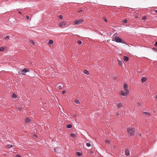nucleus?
Instances as JSON below:
<instances>
[{
	"mask_svg": "<svg viewBox=\"0 0 157 157\" xmlns=\"http://www.w3.org/2000/svg\"><path fill=\"white\" fill-rule=\"evenodd\" d=\"M103 19L106 22H107V20L105 17H103Z\"/></svg>",
	"mask_w": 157,
	"mask_h": 157,
	"instance_id": "nucleus-29",
	"label": "nucleus"
},
{
	"mask_svg": "<svg viewBox=\"0 0 157 157\" xmlns=\"http://www.w3.org/2000/svg\"><path fill=\"white\" fill-rule=\"evenodd\" d=\"M121 94L123 96H126L127 95V93L126 92H124L123 90H122L121 92Z\"/></svg>",
	"mask_w": 157,
	"mask_h": 157,
	"instance_id": "nucleus-6",
	"label": "nucleus"
},
{
	"mask_svg": "<svg viewBox=\"0 0 157 157\" xmlns=\"http://www.w3.org/2000/svg\"><path fill=\"white\" fill-rule=\"evenodd\" d=\"M84 73L86 74V75H89V71L86 70H84Z\"/></svg>",
	"mask_w": 157,
	"mask_h": 157,
	"instance_id": "nucleus-16",
	"label": "nucleus"
},
{
	"mask_svg": "<svg viewBox=\"0 0 157 157\" xmlns=\"http://www.w3.org/2000/svg\"><path fill=\"white\" fill-rule=\"evenodd\" d=\"M90 153L91 154H93L94 153V152L93 151H90Z\"/></svg>",
	"mask_w": 157,
	"mask_h": 157,
	"instance_id": "nucleus-40",
	"label": "nucleus"
},
{
	"mask_svg": "<svg viewBox=\"0 0 157 157\" xmlns=\"http://www.w3.org/2000/svg\"><path fill=\"white\" fill-rule=\"evenodd\" d=\"M66 24V23L65 21H61L59 23V27H62L63 26H65Z\"/></svg>",
	"mask_w": 157,
	"mask_h": 157,
	"instance_id": "nucleus-5",
	"label": "nucleus"
},
{
	"mask_svg": "<svg viewBox=\"0 0 157 157\" xmlns=\"http://www.w3.org/2000/svg\"><path fill=\"white\" fill-rule=\"evenodd\" d=\"M127 131L131 136H133L135 133V129L132 128H128L127 129Z\"/></svg>",
	"mask_w": 157,
	"mask_h": 157,
	"instance_id": "nucleus-2",
	"label": "nucleus"
},
{
	"mask_svg": "<svg viewBox=\"0 0 157 157\" xmlns=\"http://www.w3.org/2000/svg\"><path fill=\"white\" fill-rule=\"evenodd\" d=\"M31 121V120L28 118H27L25 119V122L26 123H29Z\"/></svg>",
	"mask_w": 157,
	"mask_h": 157,
	"instance_id": "nucleus-15",
	"label": "nucleus"
},
{
	"mask_svg": "<svg viewBox=\"0 0 157 157\" xmlns=\"http://www.w3.org/2000/svg\"><path fill=\"white\" fill-rule=\"evenodd\" d=\"M147 80V78L146 77H143L141 78V81L142 82H145Z\"/></svg>",
	"mask_w": 157,
	"mask_h": 157,
	"instance_id": "nucleus-10",
	"label": "nucleus"
},
{
	"mask_svg": "<svg viewBox=\"0 0 157 157\" xmlns=\"http://www.w3.org/2000/svg\"><path fill=\"white\" fill-rule=\"evenodd\" d=\"M123 59H124V60L125 61H127L128 60V58L127 56H124Z\"/></svg>",
	"mask_w": 157,
	"mask_h": 157,
	"instance_id": "nucleus-12",
	"label": "nucleus"
},
{
	"mask_svg": "<svg viewBox=\"0 0 157 157\" xmlns=\"http://www.w3.org/2000/svg\"><path fill=\"white\" fill-rule=\"evenodd\" d=\"M105 142L106 143H109L110 142V140H109L107 139L105 140Z\"/></svg>",
	"mask_w": 157,
	"mask_h": 157,
	"instance_id": "nucleus-31",
	"label": "nucleus"
},
{
	"mask_svg": "<svg viewBox=\"0 0 157 157\" xmlns=\"http://www.w3.org/2000/svg\"><path fill=\"white\" fill-rule=\"evenodd\" d=\"M117 107L119 109H121L122 107V105L120 103H117Z\"/></svg>",
	"mask_w": 157,
	"mask_h": 157,
	"instance_id": "nucleus-8",
	"label": "nucleus"
},
{
	"mask_svg": "<svg viewBox=\"0 0 157 157\" xmlns=\"http://www.w3.org/2000/svg\"><path fill=\"white\" fill-rule=\"evenodd\" d=\"M86 146L87 147H90L91 146V144H90V142H89V141H86Z\"/></svg>",
	"mask_w": 157,
	"mask_h": 157,
	"instance_id": "nucleus-11",
	"label": "nucleus"
},
{
	"mask_svg": "<svg viewBox=\"0 0 157 157\" xmlns=\"http://www.w3.org/2000/svg\"><path fill=\"white\" fill-rule=\"evenodd\" d=\"M12 97L13 98H16L17 95L15 94H13L12 95Z\"/></svg>",
	"mask_w": 157,
	"mask_h": 157,
	"instance_id": "nucleus-21",
	"label": "nucleus"
},
{
	"mask_svg": "<svg viewBox=\"0 0 157 157\" xmlns=\"http://www.w3.org/2000/svg\"><path fill=\"white\" fill-rule=\"evenodd\" d=\"M112 40L113 41H115L119 43L121 42L124 44H125V43L124 41H123L120 38L118 37H115L114 38H112Z\"/></svg>",
	"mask_w": 157,
	"mask_h": 157,
	"instance_id": "nucleus-1",
	"label": "nucleus"
},
{
	"mask_svg": "<svg viewBox=\"0 0 157 157\" xmlns=\"http://www.w3.org/2000/svg\"><path fill=\"white\" fill-rule=\"evenodd\" d=\"M18 13H20V14H21V12L19 11V12H18Z\"/></svg>",
	"mask_w": 157,
	"mask_h": 157,
	"instance_id": "nucleus-46",
	"label": "nucleus"
},
{
	"mask_svg": "<svg viewBox=\"0 0 157 157\" xmlns=\"http://www.w3.org/2000/svg\"><path fill=\"white\" fill-rule=\"evenodd\" d=\"M156 98H157V95H156Z\"/></svg>",
	"mask_w": 157,
	"mask_h": 157,
	"instance_id": "nucleus-47",
	"label": "nucleus"
},
{
	"mask_svg": "<svg viewBox=\"0 0 157 157\" xmlns=\"http://www.w3.org/2000/svg\"><path fill=\"white\" fill-rule=\"evenodd\" d=\"M83 11V10H79V11H78V12H79V13H81Z\"/></svg>",
	"mask_w": 157,
	"mask_h": 157,
	"instance_id": "nucleus-37",
	"label": "nucleus"
},
{
	"mask_svg": "<svg viewBox=\"0 0 157 157\" xmlns=\"http://www.w3.org/2000/svg\"><path fill=\"white\" fill-rule=\"evenodd\" d=\"M29 42L31 44L34 45L35 44L34 42L32 40H29Z\"/></svg>",
	"mask_w": 157,
	"mask_h": 157,
	"instance_id": "nucleus-22",
	"label": "nucleus"
},
{
	"mask_svg": "<svg viewBox=\"0 0 157 157\" xmlns=\"http://www.w3.org/2000/svg\"><path fill=\"white\" fill-rule=\"evenodd\" d=\"M118 62L119 64H120V65H121L123 63V62L122 60H118Z\"/></svg>",
	"mask_w": 157,
	"mask_h": 157,
	"instance_id": "nucleus-13",
	"label": "nucleus"
},
{
	"mask_svg": "<svg viewBox=\"0 0 157 157\" xmlns=\"http://www.w3.org/2000/svg\"><path fill=\"white\" fill-rule=\"evenodd\" d=\"M59 17L60 19H62L63 18V16L62 15H60L59 16Z\"/></svg>",
	"mask_w": 157,
	"mask_h": 157,
	"instance_id": "nucleus-32",
	"label": "nucleus"
},
{
	"mask_svg": "<svg viewBox=\"0 0 157 157\" xmlns=\"http://www.w3.org/2000/svg\"><path fill=\"white\" fill-rule=\"evenodd\" d=\"M75 102L77 104L80 103V101L78 99H75Z\"/></svg>",
	"mask_w": 157,
	"mask_h": 157,
	"instance_id": "nucleus-17",
	"label": "nucleus"
},
{
	"mask_svg": "<svg viewBox=\"0 0 157 157\" xmlns=\"http://www.w3.org/2000/svg\"><path fill=\"white\" fill-rule=\"evenodd\" d=\"M29 70L27 68H25L23 69L22 71H19L18 74L19 75H26L25 73L27 72H29Z\"/></svg>",
	"mask_w": 157,
	"mask_h": 157,
	"instance_id": "nucleus-3",
	"label": "nucleus"
},
{
	"mask_svg": "<svg viewBox=\"0 0 157 157\" xmlns=\"http://www.w3.org/2000/svg\"><path fill=\"white\" fill-rule=\"evenodd\" d=\"M16 157H21V156L19 155H16Z\"/></svg>",
	"mask_w": 157,
	"mask_h": 157,
	"instance_id": "nucleus-36",
	"label": "nucleus"
},
{
	"mask_svg": "<svg viewBox=\"0 0 157 157\" xmlns=\"http://www.w3.org/2000/svg\"><path fill=\"white\" fill-rule=\"evenodd\" d=\"M124 90H125V91L127 93L128 92L129 90H128V88H125L124 89Z\"/></svg>",
	"mask_w": 157,
	"mask_h": 157,
	"instance_id": "nucleus-28",
	"label": "nucleus"
},
{
	"mask_svg": "<svg viewBox=\"0 0 157 157\" xmlns=\"http://www.w3.org/2000/svg\"><path fill=\"white\" fill-rule=\"evenodd\" d=\"M53 43V41L52 40H50L48 43V44H52Z\"/></svg>",
	"mask_w": 157,
	"mask_h": 157,
	"instance_id": "nucleus-14",
	"label": "nucleus"
},
{
	"mask_svg": "<svg viewBox=\"0 0 157 157\" xmlns=\"http://www.w3.org/2000/svg\"><path fill=\"white\" fill-rule=\"evenodd\" d=\"M128 22V20L126 19H124L122 21L123 23H127Z\"/></svg>",
	"mask_w": 157,
	"mask_h": 157,
	"instance_id": "nucleus-25",
	"label": "nucleus"
},
{
	"mask_svg": "<svg viewBox=\"0 0 157 157\" xmlns=\"http://www.w3.org/2000/svg\"><path fill=\"white\" fill-rule=\"evenodd\" d=\"M55 151L56 152H57L58 151V149L57 148H55L54 149Z\"/></svg>",
	"mask_w": 157,
	"mask_h": 157,
	"instance_id": "nucleus-34",
	"label": "nucleus"
},
{
	"mask_svg": "<svg viewBox=\"0 0 157 157\" xmlns=\"http://www.w3.org/2000/svg\"><path fill=\"white\" fill-rule=\"evenodd\" d=\"M154 12L156 13H157V10H155Z\"/></svg>",
	"mask_w": 157,
	"mask_h": 157,
	"instance_id": "nucleus-45",
	"label": "nucleus"
},
{
	"mask_svg": "<svg viewBox=\"0 0 157 157\" xmlns=\"http://www.w3.org/2000/svg\"><path fill=\"white\" fill-rule=\"evenodd\" d=\"M76 154L78 156H81L82 155V153L80 152H77V153H76Z\"/></svg>",
	"mask_w": 157,
	"mask_h": 157,
	"instance_id": "nucleus-23",
	"label": "nucleus"
},
{
	"mask_svg": "<svg viewBox=\"0 0 157 157\" xmlns=\"http://www.w3.org/2000/svg\"><path fill=\"white\" fill-rule=\"evenodd\" d=\"M143 113L144 114L147 115H150V114L148 113V112H143Z\"/></svg>",
	"mask_w": 157,
	"mask_h": 157,
	"instance_id": "nucleus-27",
	"label": "nucleus"
},
{
	"mask_svg": "<svg viewBox=\"0 0 157 157\" xmlns=\"http://www.w3.org/2000/svg\"><path fill=\"white\" fill-rule=\"evenodd\" d=\"M9 38H10V36H7L6 37V38H5V39L6 40H8V39H9Z\"/></svg>",
	"mask_w": 157,
	"mask_h": 157,
	"instance_id": "nucleus-33",
	"label": "nucleus"
},
{
	"mask_svg": "<svg viewBox=\"0 0 157 157\" xmlns=\"http://www.w3.org/2000/svg\"><path fill=\"white\" fill-rule=\"evenodd\" d=\"M138 104L139 106H140L141 105V103H138Z\"/></svg>",
	"mask_w": 157,
	"mask_h": 157,
	"instance_id": "nucleus-43",
	"label": "nucleus"
},
{
	"mask_svg": "<svg viewBox=\"0 0 157 157\" xmlns=\"http://www.w3.org/2000/svg\"><path fill=\"white\" fill-rule=\"evenodd\" d=\"M26 17L27 19V20H29V16H28L27 15V16H26Z\"/></svg>",
	"mask_w": 157,
	"mask_h": 157,
	"instance_id": "nucleus-38",
	"label": "nucleus"
},
{
	"mask_svg": "<svg viewBox=\"0 0 157 157\" xmlns=\"http://www.w3.org/2000/svg\"><path fill=\"white\" fill-rule=\"evenodd\" d=\"M77 43L79 44H81L82 43V42L81 41H80V40H78L77 41Z\"/></svg>",
	"mask_w": 157,
	"mask_h": 157,
	"instance_id": "nucleus-30",
	"label": "nucleus"
},
{
	"mask_svg": "<svg viewBox=\"0 0 157 157\" xmlns=\"http://www.w3.org/2000/svg\"><path fill=\"white\" fill-rule=\"evenodd\" d=\"M147 18V17H145V16H144V17H143L142 18V19L143 20H145Z\"/></svg>",
	"mask_w": 157,
	"mask_h": 157,
	"instance_id": "nucleus-35",
	"label": "nucleus"
},
{
	"mask_svg": "<svg viewBox=\"0 0 157 157\" xmlns=\"http://www.w3.org/2000/svg\"><path fill=\"white\" fill-rule=\"evenodd\" d=\"M129 154V150L128 149H126L125 150V155L126 156H128Z\"/></svg>",
	"mask_w": 157,
	"mask_h": 157,
	"instance_id": "nucleus-7",
	"label": "nucleus"
},
{
	"mask_svg": "<svg viewBox=\"0 0 157 157\" xmlns=\"http://www.w3.org/2000/svg\"><path fill=\"white\" fill-rule=\"evenodd\" d=\"M124 89L128 88V85H127V84H124Z\"/></svg>",
	"mask_w": 157,
	"mask_h": 157,
	"instance_id": "nucleus-26",
	"label": "nucleus"
},
{
	"mask_svg": "<svg viewBox=\"0 0 157 157\" xmlns=\"http://www.w3.org/2000/svg\"><path fill=\"white\" fill-rule=\"evenodd\" d=\"M113 79H114V80H116V79L117 78H116V77H115V76H113Z\"/></svg>",
	"mask_w": 157,
	"mask_h": 157,
	"instance_id": "nucleus-42",
	"label": "nucleus"
},
{
	"mask_svg": "<svg viewBox=\"0 0 157 157\" xmlns=\"http://www.w3.org/2000/svg\"><path fill=\"white\" fill-rule=\"evenodd\" d=\"M71 136L73 138H74L75 137V135L74 133H71Z\"/></svg>",
	"mask_w": 157,
	"mask_h": 157,
	"instance_id": "nucleus-19",
	"label": "nucleus"
},
{
	"mask_svg": "<svg viewBox=\"0 0 157 157\" xmlns=\"http://www.w3.org/2000/svg\"><path fill=\"white\" fill-rule=\"evenodd\" d=\"M21 108H22V107H20L19 108H18V109H21Z\"/></svg>",
	"mask_w": 157,
	"mask_h": 157,
	"instance_id": "nucleus-44",
	"label": "nucleus"
},
{
	"mask_svg": "<svg viewBox=\"0 0 157 157\" xmlns=\"http://www.w3.org/2000/svg\"><path fill=\"white\" fill-rule=\"evenodd\" d=\"M155 45L156 46H157V41L155 43Z\"/></svg>",
	"mask_w": 157,
	"mask_h": 157,
	"instance_id": "nucleus-41",
	"label": "nucleus"
},
{
	"mask_svg": "<svg viewBox=\"0 0 157 157\" xmlns=\"http://www.w3.org/2000/svg\"><path fill=\"white\" fill-rule=\"evenodd\" d=\"M84 21L83 19H79L78 20H76L75 21L74 23L76 25H79L82 23Z\"/></svg>",
	"mask_w": 157,
	"mask_h": 157,
	"instance_id": "nucleus-4",
	"label": "nucleus"
},
{
	"mask_svg": "<svg viewBox=\"0 0 157 157\" xmlns=\"http://www.w3.org/2000/svg\"><path fill=\"white\" fill-rule=\"evenodd\" d=\"M65 93H66V91H64V90H63V91H62V94H65Z\"/></svg>",
	"mask_w": 157,
	"mask_h": 157,
	"instance_id": "nucleus-39",
	"label": "nucleus"
},
{
	"mask_svg": "<svg viewBox=\"0 0 157 157\" xmlns=\"http://www.w3.org/2000/svg\"><path fill=\"white\" fill-rule=\"evenodd\" d=\"M56 88L57 89L60 90L61 89L62 86L60 85L59 84H58L56 86Z\"/></svg>",
	"mask_w": 157,
	"mask_h": 157,
	"instance_id": "nucleus-9",
	"label": "nucleus"
},
{
	"mask_svg": "<svg viewBox=\"0 0 157 157\" xmlns=\"http://www.w3.org/2000/svg\"><path fill=\"white\" fill-rule=\"evenodd\" d=\"M5 50V48L4 47H1L0 48V51L2 52Z\"/></svg>",
	"mask_w": 157,
	"mask_h": 157,
	"instance_id": "nucleus-18",
	"label": "nucleus"
},
{
	"mask_svg": "<svg viewBox=\"0 0 157 157\" xmlns=\"http://www.w3.org/2000/svg\"><path fill=\"white\" fill-rule=\"evenodd\" d=\"M72 125L71 124H69L67 125V128H70L72 127Z\"/></svg>",
	"mask_w": 157,
	"mask_h": 157,
	"instance_id": "nucleus-20",
	"label": "nucleus"
},
{
	"mask_svg": "<svg viewBox=\"0 0 157 157\" xmlns=\"http://www.w3.org/2000/svg\"><path fill=\"white\" fill-rule=\"evenodd\" d=\"M6 146L9 148H11L13 147L12 145L10 144H8L6 145Z\"/></svg>",
	"mask_w": 157,
	"mask_h": 157,
	"instance_id": "nucleus-24",
	"label": "nucleus"
},
{
	"mask_svg": "<svg viewBox=\"0 0 157 157\" xmlns=\"http://www.w3.org/2000/svg\"><path fill=\"white\" fill-rule=\"evenodd\" d=\"M35 136H36V135H35Z\"/></svg>",
	"mask_w": 157,
	"mask_h": 157,
	"instance_id": "nucleus-48",
	"label": "nucleus"
}]
</instances>
